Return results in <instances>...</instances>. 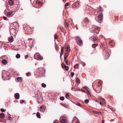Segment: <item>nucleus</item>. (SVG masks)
Returning <instances> with one entry per match:
<instances>
[{"label": "nucleus", "instance_id": "2f4dec72", "mask_svg": "<svg viewBox=\"0 0 123 123\" xmlns=\"http://www.w3.org/2000/svg\"><path fill=\"white\" fill-rule=\"evenodd\" d=\"M65 27H68V24L67 22L65 21Z\"/></svg>", "mask_w": 123, "mask_h": 123}, {"label": "nucleus", "instance_id": "c9c22d12", "mask_svg": "<svg viewBox=\"0 0 123 123\" xmlns=\"http://www.w3.org/2000/svg\"><path fill=\"white\" fill-rule=\"evenodd\" d=\"M68 52H66L65 53V55H64V56L66 57H67L68 55Z\"/></svg>", "mask_w": 123, "mask_h": 123}, {"label": "nucleus", "instance_id": "e433bc0d", "mask_svg": "<svg viewBox=\"0 0 123 123\" xmlns=\"http://www.w3.org/2000/svg\"><path fill=\"white\" fill-rule=\"evenodd\" d=\"M42 86L43 87L45 88L46 86V85L45 84L43 83L42 84Z\"/></svg>", "mask_w": 123, "mask_h": 123}, {"label": "nucleus", "instance_id": "338daca9", "mask_svg": "<svg viewBox=\"0 0 123 123\" xmlns=\"http://www.w3.org/2000/svg\"><path fill=\"white\" fill-rule=\"evenodd\" d=\"M66 0H62L63 1V2H65V1H65Z\"/></svg>", "mask_w": 123, "mask_h": 123}, {"label": "nucleus", "instance_id": "5701e85b", "mask_svg": "<svg viewBox=\"0 0 123 123\" xmlns=\"http://www.w3.org/2000/svg\"><path fill=\"white\" fill-rule=\"evenodd\" d=\"M2 62L3 64L4 65H6L7 63V61L6 60H4L2 61Z\"/></svg>", "mask_w": 123, "mask_h": 123}, {"label": "nucleus", "instance_id": "774afa93", "mask_svg": "<svg viewBox=\"0 0 123 123\" xmlns=\"http://www.w3.org/2000/svg\"><path fill=\"white\" fill-rule=\"evenodd\" d=\"M102 122L103 123H104V121L103 120H102Z\"/></svg>", "mask_w": 123, "mask_h": 123}, {"label": "nucleus", "instance_id": "72a5a7b5", "mask_svg": "<svg viewBox=\"0 0 123 123\" xmlns=\"http://www.w3.org/2000/svg\"><path fill=\"white\" fill-rule=\"evenodd\" d=\"M20 56L19 54H17L16 55V57L17 58H19L20 57Z\"/></svg>", "mask_w": 123, "mask_h": 123}, {"label": "nucleus", "instance_id": "4be33fe9", "mask_svg": "<svg viewBox=\"0 0 123 123\" xmlns=\"http://www.w3.org/2000/svg\"><path fill=\"white\" fill-rule=\"evenodd\" d=\"M35 55H37V57L38 59H41V56L40 55V54L38 53H36Z\"/></svg>", "mask_w": 123, "mask_h": 123}, {"label": "nucleus", "instance_id": "a878e982", "mask_svg": "<svg viewBox=\"0 0 123 123\" xmlns=\"http://www.w3.org/2000/svg\"><path fill=\"white\" fill-rule=\"evenodd\" d=\"M63 47L61 49V51L60 53V57H61L62 56V55H63Z\"/></svg>", "mask_w": 123, "mask_h": 123}, {"label": "nucleus", "instance_id": "de8ad7c7", "mask_svg": "<svg viewBox=\"0 0 123 123\" xmlns=\"http://www.w3.org/2000/svg\"><path fill=\"white\" fill-rule=\"evenodd\" d=\"M66 97L68 99L69 98V95L68 94H66Z\"/></svg>", "mask_w": 123, "mask_h": 123}, {"label": "nucleus", "instance_id": "4c0bfd02", "mask_svg": "<svg viewBox=\"0 0 123 123\" xmlns=\"http://www.w3.org/2000/svg\"><path fill=\"white\" fill-rule=\"evenodd\" d=\"M12 119V118L11 117H9L8 119H7V120L9 121H8L10 123H11L12 121H11V120Z\"/></svg>", "mask_w": 123, "mask_h": 123}, {"label": "nucleus", "instance_id": "2eb2a0df", "mask_svg": "<svg viewBox=\"0 0 123 123\" xmlns=\"http://www.w3.org/2000/svg\"><path fill=\"white\" fill-rule=\"evenodd\" d=\"M62 67L64 68H65V69L67 71L68 70V67L67 66H66L65 64H63H63H62Z\"/></svg>", "mask_w": 123, "mask_h": 123}, {"label": "nucleus", "instance_id": "37998d69", "mask_svg": "<svg viewBox=\"0 0 123 123\" xmlns=\"http://www.w3.org/2000/svg\"><path fill=\"white\" fill-rule=\"evenodd\" d=\"M74 75V72H71V77H73Z\"/></svg>", "mask_w": 123, "mask_h": 123}, {"label": "nucleus", "instance_id": "39448f33", "mask_svg": "<svg viewBox=\"0 0 123 123\" xmlns=\"http://www.w3.org/2000/svg\"><path fill=\"white\" fill-rule=\"evenodd\" d=\"M43 69L41 68H39L37 70V74L41 76L43 74Z\"/></svg>", "mask_w": 123, "mask_h": 123}, {"label": "nucleus", "instance_id": "79ce46f5", "mask_svg": "<svg viewBox=\"0 0 123 123\" xmlns=\"http://www.w3.org/2000/svg\"><path fill=\"white\" fill-rule=\"evenodd\" d=\"M101 84V82L100 80L98 82V85L99 86H100Z\"/></svg>", "mask_w": 123, "mask_h": 123}, {"label": "nucleus", "instance_id": "680f3d73", "mask_svg": "<svg viewBox=\"0 0 123 123\" xmlns=\"http://www.w3.org/2000/svg\"><path fill=\"white\" fill-rule=\"evenodd\" d=\"M83 92H84V93H86V91H85V90H84V91H83Z\"/></svg>", "mask_w": 123, "mask_h": 123}, {"label": "nucleus", "instance_id": "473e14b6", "mask_svg": "<svg viewBox=\"0 0 123 123\" xmlns=\"http://www.w3.org/2000/svg\"><path fill=\"white\" fill-rule=\"evenodd\" d=\"M4 117V115L3 113H1L0 114V117L2 118Z\"/></svg>", "mask_w": 123, "mask_h": 123}, {"label": "nucleus", "instance_id": "ea45409f", "mask_svg": "<svg viewBox=\"0 0 123 123\" xmlns=\"http://www.w3.org/2000/svg\"><path fill=\"white\" fill-rule=\"evenodd\" d=\"M64 98L63 97H61L60 98V99L62 101H63L64 100Z\"/></svg>", "mask_w": 123, "mask_h": 123}, {"label": "nucleus", "instance_id": "cd10ccee", "mask_svg": "<svg viewBox=\"0 0 123 123\" xmlns=\"http://www.w3.org/2000/svg\"><path fill=\"white\" fill-rule=\"evenodd\" d=\"M93 111L94 112V113H95L96 114H99V113L101 114V112H99L97 111Z\"/></svg>", "mask_w": 123, "mask_h": 123}, {"label": "nucleus", "instance_id": "423d86ee", "mask_svg": "<svg viewBox=\"0 0 123 123\" xmlns=\"http://www.w3.org/2000/svg\"><path fill=\"white\" fill-rule=\"evenodd\" d=\"M24 30L26 31H29V30L30 28L26 24H25L23 26Z\"/></svg>", "mask_w": 123, "mask_h": 123}, {"label": "nucleus", "instance_id": "09e8293b", "mask_svg": "<svg viewBox=\"0 0 123 123\" xmlns=\"http://www.w3.org/2000/svg\"><path fill=\"white\" fill-rule=\"evenodd\" d=\"M0 111L1 112H3L6 111V110L2 108L1 109Z\"/></svg>", "mask_w": 123, "mask_h": 123}, {"label": "nucleus", "instance_id": "3c124183", "mask_svg": "<svg viewBox=\"0 0 123 123\" xmlns=\"http://www.w3.org/2000/svg\"><path fill=\"white\" fill-rule=\"evenodd\" d=\"M20 102L21 104H22L24 102V101L23 100H21Z\"/></svg>", "mask_w": 123, "mask_h": 123}, {"label": "nucleus", "instance_id": "5fc2aeb1", "mask_svg": "<svg viewBox=\"0 0 123 123\" xmlns=\"http://www.w3.org/2000/svg\"><path fill=\"white\" fill-rule=\"evenodd\" d=\"M28 55H26L25 56V59H27L28 58Z\"/></svg>", "mask_w": 123, "mask_h": 123}, {"label": "nucleus", "instance_id": "4468645a", "mask_svg": "<svg viewBox=\"0 0 123 123\" xmlns=\"http://www.w3.org/2000/svg\"><path fill=\"white\" fill-rule=\"evenodd\" d=\"M14 96L16 99H18L19 98V94L18 93H15L14 95Z\"/></svg>", "mask_w": 123, "mask_h": 123}, {"label": "nucleus", "instance_id": "f03ea898", "mask_svg": "<svg viewBox=\"0 0 123 123\" xmlns=\"http://www.w3.org/2000/svg\"><path fill=\"white\" fill-rule=\"evenodd\" d=\"M82 24L84 27H89L90 24L89 20L87 18H85L82 22Z\"/></svg>", "mask_w": 123, "mask_h": 123}, {"label": "nucleus", "instance_id": "69168bd1", "mask_svg": "<svg viewBox=\"0 0 123 123\" xmlns=\"http://www.w3.org/2000/svg\"><path fill=\"white\" fill-rule=\"evenodd\" d=\"M63 107H65V108H67V106H64V105H63Z\"/></svg>", "mask_w": 123, "mask_h": 123}, {"label": "nucleus", "instance_id": "1a4fd4ad", "mask_svg": "<svg viewBox=\"0 0 123 123\" xmlns=\"http://www.w3.org/2000/svg\"><path fill=\"white\" fill-rule=\"evenodd\" d=\"M2 78H7L6 74L5 71L2 73Z\"/></svg>", "mask_w": 123, "mask_h": 123}, {"label": "nucleus", "instance_id": "f8f14e48", "mask_svg": "<svg viewBox=\"0 0 123 123\" xmlns=\"http://www.w3.org/2000/svg\"><path fill=\"white\" fill-rule=\"evenodd\" d=\"M15 30L13 28L10 29V33L11 34H13L15 32Z\"/></svg>", "mask_w": 123, "mask_h": 123}, {"label": "nucleus", "instance_id": "7ed1b4c3", "mask_svg": "<svg viewBox=\"0 0 123 123\" xmlns=\"http://www.w3.org/2000/svg\"><path fill=\"white\" fill-rule=\"evenodd\" d=\"M92 29L94 32H95L96 34H98L99 32L100 28L99 27L93 25L92 27Z\"/></svg>", "mask_w": 123, "mask_h": 123}, {"label": "nucleus", "instance_id": "49530a36", "mask_svg": "<svg viewBox=\"0 0 123 123\" xmlns=\"http://www.w3.org/2000/svg\"><path fill=\"white\" fill-rule=\"evenodd\" d=\"M82 88H83V89H85V90H86L87 89H89L88 88L87 86H85L83 87Z\"/></svg>", "mask_w": 123, "mask_h": 123}, {"label": "nucleus", "instance_id": "052dcab7", "mask_svg": "<svg viewBox=\"0 0 123 123\" xmlns=\"http://www.w3.org/2000/svg\"><path fill=\"white\" fill-rule=\"evenodd\" d=\"M101 102H99V103L100 104V105H103V104L101 103Z\"/></svg>", "mask_w": 123, "mask_h": 123}, {"label": "nucleus", "instance_id": "0e129e2a", "mask_svg": "<svg viewBox=\"0 0 123 123\" xmlns=\"http://www.w3.org/2000/svg\"><path fill=\"white\" fill-rule=\"evenodd\" d=\"M74 89V88L73 87H72L71 88V90H73Z\"/></svg>", "mask_w": 123, "mask_h": 123}, {"label": "nucleus", "instance_id": "603ef678", "mask_svg": "<svg viewBox=\"0 0 123 123\" xmlns=\"http://www.w3.org/2000/svg\"><path fill=\"white\" fill-rule=\"evenodd\" d=\"M3 18L4 20H6L7 19V17L5 16H3Z\"/></svg>", "mask_w": 123, "mask_h": 123}, {"label": "nucleus", "instance_id": "f704fd0d", "mask_svg": "<svg viewBox=\"0 0 123 123\" xmlns=\"http://www.w3.org/2000/svg\"><path fill=\"white\" fill-rule=\"evenodd\" d=\"M70 48L69 47H68L67 48L66 51H67V52H68L70 51Z\"/></svg>", "mask_w": 123, "mask_h": 123}, {"label": "nucleus", "instance_id": "20e7f679", "mask_svg": "<svg viewBox=\"0 0 123 123\" xmlns=\"http://www.w3.org/2000/svg\"><path fill=\"white\" fill-rule=\"evenodd\" d=\"M75 39L78 44L81 46L82 45V41L80 38L79 37H75Z\"/></svg>", "mask_w": 123, "mask_h": 123}, {"label": "nucleus", "instance_id": "b1692460", "mask_svg": "<svg viewBox=\"0 0 123 123\" xmlns=\"http://www.w3.org/2000/svg\"><path fill=\"white\" fill-rule=\"evenodd\" d=\"M40 96V95L38 94H36L35 95V97L37 99H38L39 98V96Z\"/></svg>", "mask_w": 123, "mask_h": 123}, {"label": "nucleus", "instance_id": "8fccbe9b", "mask_svg": "<svg viewBox=\"0 0 123 123\" xmlns=\"http://www.w3.org/2000/svg\"><path fill=\"white\" fill-rule=\"evenodd\" d=\"M78 64H76V65L74 66V68H76V66H78Z\"/></svg>", "mask_w": 123, "mask_h": 123}, {"label": "nucleus", "instance_id": "dca6fc26", "mask_svg": "<svg viewBox=\"0 0 123 123\" xmlns=\"http://www.w3.org/2000/svg\"><path fill=\"white\" fill-rule=\"evenodd\" d=\"M98 45V44L97 43L94 44L92 45V47L93 49V50H95V47L96 46H97Z\"/></svg>", "mask_w": 123, "mask_h": 123}, {"label": "nucleus", "instance_id": "bb28decb", "mask_svg": "<svg viewBox=\"0 0 123 123\" xmlns=\"http://www.w3.org/2000/svg\"><path fill=\"white\" fill-rule=\"evenodd\" d=\"M101 102H102L103 103H105V100L103 98H101L100 99Z\"/></svg>", "mask_w": 123, "mask_h": 123}, {"label": "nucleus", "instance_id": "c85d7f7f", "mask_svg": "<svg viewBox=\"0 0 123 123\" xmlns=\"http://www.w3.org/2000/svg\"><path fill=\"white\" fill-rule=\"evenodd\" d=\"M37 117L38 118H40V114L39 112H37L36 114Z\"/></svg>", "mask_w": 123, "mask_h": 123}, {"label": "nucleus", "instance_id": "a19ab883", "mask_svg": "<svg viewBox=\"0 0 123 123\" xmlns=\"http://www.w3.org/2000/svg\"><path fill=\"white\" fill-rule=\"evenodd\" d=\"M69 5V3H67L65 4V8L66 9V7L68 6Z\"/></svg>", "mask_w": 123, "mask_h": 123}, {"label": "nucleus", "instance_id": "864d4df0", "mask_svg": "<svg viewBox=\"0 0 123 123\" xmlns=\"http://www.w3.org/2000/svg\"><path fill=\"white\" fill-rule=\"evenodd\" d=\"M54 37L55 39H57V36L55 34L54 35Z\"/></svg>", "mask_w": 123, "mask_h": 123}, {"label": "nucleus", "instance_id": "58836bf2", "mask_svg": "<svg viewBox=\"0 0 123 123\" xmlns=\"http://www.w3.org/2000/svg\"><path fill=\"white\" fill-rule=\"evenodd\" d=\"M84 102L86 103L87 104L89 102V100L88 99H85L84 100Z\"/></svg>", "mask_w": 123, "mask_h": 123}, {"label": "nucleus", "instance_id": "a18cd8bd", "mask_svg": "<svg viewBox=\"0 0 123 123\" xmlns=\"http://www.w3.org/2000/svg\"><path fill=\"white\" fill-rule=\"evenodd\" d=\"M80 63L83 66H85L86 64L85 63L83 62H81Z\"/></svg>", "mask_w": 123, "mask_h": 123}, {"label": "nucleus", "instance_id": "13d9d810", "mask_svg": "<svg viewBox=\"0 0 123 123\" xmlns=\"http://www.w3.org/2000/svg\"><path fill=\"white\" fill-rule=\"evenodd\" d=\"M67 57H65L64 56V60L65 61Z\"/></svg>", "mask_w": 123, "mask_h": 123}, {"label": "nucleus", "instance_id": "f257e3e1", "mask_svg": "<svg viewBox=\"0 0 123 123\" xmlns=\"http://www.w3.org/2000/svg\"><path fill=\"white\" fill-rule=\"evenodd\" d=\"M103 16L102 14H100L99 13H97L95 14V19L98 22L101 23L102 20Z\"/></svg>", "mask_w": 123, "mask_h": 123}, {"label": "nucleus", "instance_id": "9b49d317", "mask_svg": "<svg viewBox=\"0 0 123 123\" xmlns=\"http://www.w3.org/2000/svg\"><path fill=\"white\" fill-rule=\"evenodd\" d=\"M98 12H97V13H99L100 14H102V11L101 7L100 6H99L98 8Z\"/></svg>", "mask_w": 123, "mask_h": 123}, {"label": "nucleus", "instance_id": "bf43d9fd", "mask_svg": "<svg viewBox=\"0 0 123 123\" xmlns=\"http://www.w3.org/2000/svg\"><path fill=\"white\" fill-rule=\"evenodd\" d=\"M89 10H87L86 11V13H89Z\"/></svg>", "mask_w": 123, "mask_h": 123}, {"label": "nucleus", "instance_id": "c756f323", "mask_svg": "<svg viewBox=\"0 0 123 123\" xmlns=\"http://www.w3.org/2000/svg\"><path fill=\"white\" fill-rule=\"evenodd\" d=\"M17 79L18 82H21V79L20 77L18 78Z\"/></svg>", "mask_w": 123, "mask_h": 123}, {"label": "nucleus", "instance_id": "aec40b11", "mask_svg": "<svg viewBox=\"0 0 123 123\" xmlns=\"http://www.w3.org/2000/svg\"><path fill=\"white\" fill-rule=\"evenodd\" d=\"M74 6H76V7H78L79 6V4L78 2H76L74 4Z\"/></svg>", "mask_w": 123, "mask_h": 123}, {"label": "nucleus", "instance_id": "393cba45", "mask_svg": "<svg viewBox=\"0 0 123 123\" xmlns=\"http://www.w3.org/2000/svg\"><path fill=\"white\" fill-rule=\"evenodd\" d=\"M36 3L38 4V5H39L40 4H42V2L41 1L38 0L36 1Z\"/></svg>", "mask_w": 123, "mask_h": 123}, {"label": "nucleus", "instance_id": "0eeeda50", "mask_svg": "<svg viewBox=\"0 0 123 123\" xmlns=\"http://www.w3.org/2000/svg\"><path fill=\"white\" fill-rule=\"evenodd\" d=\"M60 119L61 123H67V120L64 117H61Z\"/></svg>", "mask_w": 123, "mask_h": 123}, {"label": "nucleus", "instance_id": "f3484780", "mask_svg": "<svg viewBox=\"0 0 123 123\" xmlns=\"http://www.w3.org/2000/svg\"><path fill=\"white\" fill-rule=\"evenodd\" d=\"M13 12H10L7 13V16L9 17H11V16H10Z\"/></svg>", "mask_w": 123, "mask_h": 123}, {"label": "nucleus", "instance_id": "a211bd4d", "mask_svg": "<svg viewBox=\"0 0 123 123\" xmlns=\"http://www.w3.org/2000/svg\"><path fill=\"white\" fill-rule=\"evenodd\" d=\"M8 40L9 42H13V38L12 37H9L8 38Z\"/></svg>", "mask_w": 123, "mask_h": 123}, {"label": "nucleus", "instance_id": "9d476101", "mask_svg": "<svg viewBox=\"0 0 123 123\" xmlns=\"http://www.w3.org/2000/svg\"><path fill=\"white\" fill-rule=\"evenodd\" d=\"M45 108L43 105H42L40 107V110L41 112H43L45 111Z\"/></svg>", "mask_w": 123, "mask_h": 123}, {"label": "nucleus", "instance_id": "6e6552de", "mask_svg": "<svg viewBox=\"0 0 123 123\" xmlns=\"http://www.w3.org/2000/svg\"><path fill=\"white\" fill-rule=\"evenodd\" d=\"M97 37L96 35H94L91 37V39L92 41H94L95 42L96 41Z\"/></svg>", "mask_w": 123, "mask_h": 123}, {"label": "nucleus", "instance_id": "7c9ffc66", "mask_svg": "<svg viewBox=\"0 0 123 123\" xmlns=\"http://www.w3.org/2000/svg\"><path fill=\"white\" fill-rule=\"evenodd\" d=\"M76 104L78 106L80 107H81L82 106V105L80 103L78 102H76Z\"/></svg>", "mask_w": 123, "mask_h": 123}, {"label": "nucleus", "instance_id": "ddd939ff", "mask_svg": "<svg viewBox=\"0 0 123 123\" xmlns=\"http://www.w3.org/2000/svg\"><path fill=\"white\" fill-rule=\"evenodd\" d=\"M8 3L9 5L12 6L13 4L14 1L13 0H9L8 1Z\"/></svg>", "mask_w": 123, "mask_h": 123}, {"label": "nucleus", "instance_id": "c03bdc74", "mask_svg": "<svg viewBox=\"0 0 123 123\" xmlns=\"http://www.w3.org/2000/svg\"><path fill=\"white\" fill-rule=\"evenodd\" d=\"M26 75L27 76H29L30 75V72H28L26 74Z\"/></svg>", "mask_w": 123, "mask_h": 123}, {"label": "nucleus", "instance_id": "6ab92c4d", "mask_svg": "<svg viewBox=\"0 0 123 123\" xmlns=\"http://www.w3.org/2000/svg\"><path fill=\"white\" fill-rule=\"evenodd\" d=\"M75 81L76 82V83L78 84H79L80 82V80L78 78H76Z\"/></svg>", "mask_w": 123, "mask_h": 123}, {"label": "nucleus", "instance_id": "4d7b16f0", "mask_svg": "<svg viewBox=\"0 0 123 123\" xmlns=\"http://www.w3.org/2000/svg\"><path fill=\"white\" fill-rule=\"evenodd\" d=\"M66 64L67 65H68V61H66Z\"/></svg>", "mask_w": 123, "mask_h": 123}, {"label": "nucleus", "instance_id": "e2e57ef3", "mask_svg": "<svg viewBox=\"0 0 123 123\" xmlns=\"http://www.w3.org/2000/svg\"><path fill=\"white\" fill-rule=\"evenodd\" d=\"M84 89H83V88H82V89H81V91H84Z\"/></svg>", "mask_w": 123, "mask_h": 123}, {"label": "nucleus", "instance_id": "412c9836", "mask_svg": "<svg viewBox=\"0 0 123 123\" xmlns=\"http://www.w3.org/2000/svg\"><path fill=\"white\" fill-rule=\"evenodd\" d=\"M86 93L88 95H90L91 94V93L89 89H87L86 90Z\"/></svg>", "mask_w": 123, "mask_h": 123}, {"label": "nucleus", "instance_id": "6e6d98bb", "mask_svg": "<svg viewBox=\"0 0 123 123\" xmlns=\"http://www.w3.org/2000/svg\"><path fill=\"white\" fill-rule=\"evenodd\" d=\"M54 123H58L57 120H55L54 122Z\"/></svg>", "mask_w": 123, "mask_h": 123}]
</instances>
